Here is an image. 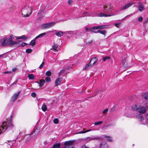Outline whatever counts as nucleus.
<instances>
[{
  "label": "nucleus",
  "mask_w": 148,
  "mask_h": 148,
  "mask_svg": "<svg viewBox=\"0 0 148 148\" xmlns=\"http://www.w3.org/2000/svg\"><path fill=\"white\" fill-rule=\"evenodd\" d=\"M13 127V125L11 122L7 124L5 121H3L0 125V134L5 132L7 129L8 130L12 129Z\"/></svg>",
  "instance_id": "1"
},
{
  "label": "nucleus",
  "mask_w": 148,
  "mask_h": 148,
  "mask_svg": "<svg viewBox=\"0 0 148 148\" xmlns=\"http://www.w3.org/2000/svg\"><path fill=\"white\" fill-rule=\"evenodd\" d=\"M22 14L23 17H28L32 13L31 9L30 8L25 5L22 10Z\"/></svg>",
  "instance_id": "2"
},
{
  "label": "nucleus",
  "mask_w": 148,
  "mask_h": 148,
  "mask_svg": "<svg viewBox=\"0 0 148 148\" xmlns=\"http://www.w3.org/2000/svg\"><path fill=\"white\" fill-rule=\"evenodd\" d=\"M106 25H101L95 26L93 27H90L89 29V30L90 32H92L95 33H98V30L99 29H102L106 28Z\"/></svg>",
  "instance_id": "3"
},
{
  "label": "nucleus",
  "mask_w": 148,
  "mask_h": 148,
  "mask_svg": "<svg viewBox=\"0 0 148 148\" xmlns=\"http://www.w3.org/2000/svg\"><path fill=\"white\" fill-rule=\"evenodd\" d=\"M75 142L74 140L66 141L64 144L65 147L63 148H75L74 146L72 145Z\"/></svg>",
  "instance_id": "4"
},
{
  "label": "nucleus",
  "mask_w": 148,
  "mask_h": 148,
  "mask_svg": "<svg viewBox=\"0 0 148 148\" xmlns=\"http://www.w3.org/2000/svg\"><path fill=\"white\" fill-rule=\"evenodd\" d=\"M0 42L2 47L9 46V43L8 42V38L7 37H5L1 39L0 40Z\"/></svg>",
  "instance_id": "5"
},
{
  "label": "nucleus",
  "mask_w": 148,
  "mask_h": 148,
  "mask_svg": "<svg viewBox=\"0 0 148 148\" xmlns=\"http://www.w3.org/2000/svg\"><path fill=\"white\" fill-rule=\"evenodd\" d=\"M55 22H51L42 24L41 26V28L44 29L48 28L53 26L55 24Z\"/></svg>",
  "instance_id": "6"
},
{
  "label": "nucleus",
  "mask_w": 148,
  "mask_h": 148,
  "mask_svg": "<svg viewBox=\"0 0 148 148\" xmlns=\"http://www.w3.org/2000/svg\"><path fill=\"white\" fill-rule=\"evenodd\" d=\"M136 117L140 121V124H144L145 123L143 121L145 120L144 118L141 114H138L137 115Z\"/></svg>",
  "instance_id": "7"
},
{
  "label": "nucleus",
  "mask_w": 148,
  "mask_h": 148,
  "mask_svg": "<svg viewBox=\"0 0 148 148\" xmlns=\"http://www.w3.org/2000/svg\"><path fill=\"white\" fill-rule=\"evenodd\" d=\"M21 91H18V92L14 94V95L12 97V101L14 102L18 98V96L19 95Z\"/></svg>",
  "instance_id": "8"
},
{
  "label": "nucleus",
  "mask_w": 148,
  "mask_h": 148,
  "mask_svg": "<svg viewBox=\"0 0 148 148\" xmlns=\"http://www.w3.org/2000/svg\"><path fill=\"white\" fill-rule=\"evenodd\" d=\"M35 82L36 83H38L40 87H41L43 86L45 83V81L44 79H42L40 80L39 82Z\"/></svg>",
  "instance_id": "9"
},
{
  "label": "nucleus",
  "mask_w": 148,
  "mask_h": 148,
  "mask_svg": "<svg viewBox=\"0 0 148 148\" xmlns=\"http://www.w3.org/2000/svg\"><path fill=\"white\" fill-rule=\"evenodd\" d=\"M133 4V3H129L121 7L122 10H125L131 6Z\"/></svg>",
  "instance_id": "10"
},
{
  "label": "nucleus",
  "mask_w": 148,
  "mask_h": 148,
  "mask_svg": "<svg viewBox=\"0 0 148 148\" xmlns=\"http://www.w3.org/2000/svg\"><path fill=\"white\" fill-rule=\"evenodd\" d=\"M144 8V7L142 2H140L138 6V9L139 10L140 12H142Z\"/></svg>",
  "instance_id": "11"
},
{
  "label": "nucleus",
  "mask_w": 148,
  "mask_h": 148,
  "mask_svg": "<svg viewBox=\"0 0 148 148\" xmlns=\"http://www.w3.org/2000/svg\"><path fill=\"white\" fill-rule=\"evenodd\" d=\"M62 80V77H60L57 78L55 82V85L57 86L60 85Z\"/></svg>",
  "instance_id": "12"
},
{
  "label": "nucleus",
  "mask_w": 148,
  "mask_h": 148,
  "mask_svg": "<svg viewBox=\"0 0 148 148\" xmlns=\"http://www.w3.org/2000/svg\"><path fill=\"white\" fill-rule=\"evenodd\" d=\"M98 61V59L96 57L92 58L90 60V62H92L93 64H95Z\"/></svg>",
  "instance_id": "13"
},
{
  "label": "nucleus",
  "mask_w": 148,
  "mask_h": 148,
  "mask_svg": "<svg viewBox=\"0 0 148 148\" xmlns=\"http://www.w3.org/2000/svg\"><path fill=\"white\" fill-rule=\"evenodd\" d=\"M146 109L144 107H141L138 110L139 112L140 113L144 114L146 111Z\"/></svg>",
  "instance_id": "14"
},
{
  "label": "nucleus",
  "mask_w": 148,
  "mask_h": 148,
  "mask_svg": "<svg viewBox=\"0 0 148 148\" xmlns=\"http://www.w3.org/2000/svg\"><path fill=\"white\" fill-rule=\"evenodd\" d=\"M100 147V148H109L108 145L105 143H101Z\"/></svg>",
  "instance_id": "15"
},
{
  "label": "nucleus",
  "mask_w": 148,
  "mask_h": 148,
  "mask_svg": "<svg viewBox=\"0 0 148 148\" xmlns=\"http://www.w3.org/2000/svg\"><path fill=\"white\" fill-rule=\"evenodd\" d=\"M8 42L9 43V46L10 47H12V42H13L12 39L9 36V38L8 40Z\"/></svg>",
  "instance_id": "16"
},
{
  "label": "nucleus",
  "mask_w": 148,
  "mask_h": 148,
  "mask_svg": "<svg viewBox=\"0 0 148 148\" xmlns=\"http://www.w3.org/2000/svg\"><path fill=\"white\" fill-rule=\"evenodd\" d=\"M142 98L146 99H148V92H143L142 95Z\"/></svg>",
  "instance_id": "17"
},
{
  "label": "nucleus",
  "mask_w": 148,
  "mask_h": 148,
  "mask_svg": "<svg viewBox=\"0 0 148 148\" xmlns=\"http://www.w3.org/2000/svg\"><path fill=\"white\" fill-rule=\"evenodd\" d=\"M58 45L57 44H54L52 47V48H51V49L54 51H58L57 48L58 47Z\"/></svg>",
  "instance_id": "18"
},
{
  "label": "nucleus",
  "mask_w": 148,
  "mask_h": 148,
  "mask_svg": "<svg viewBox=\"0 0 148 148\" xmlns=\"http://www.w3.org/2000/svg\"><path fill=\"white\" fill-rule=\"evenodd\" d=\"M104 11L105 12H108V13H109L110 12H111L112 11V10L110 8V7H108L106 5L104 7Z\"/></svg>",
  "instance_id": "19"
},
{
  "label": "nucleus",
  "mask_w": 148,
  "mask_h": 148,
  "mask_svg": "<svg viewBox=\"0 0 148 148\" xmlns=\"http://www.w3.org/2000/svg\"><path fill=\"white\" fill-rule=\"evenodd\" d=\"M114 15L113 14H106L103 13H100L99 15V16L100 17H108L110 16Z\"/></svg>",
  "instance_id": "20"
},
{
  "label": "nucleus",
  "mask_w": 148,
  "mask_h": 148,
  "mask_svg": "<svg viewBox=\"0 0 148 148\" xmlns=\"http://www.w3.org/2000/svg\"><path fill=\"white\" fill-rule=\"evenodd\" d=\"M37 38H36V37L34 39L31 41L30 42V43L29 44V45H32V46H33L34 45H35L36 43V40Z\"/></svg>",
  "instance_id": "21"
},
{
  "label": "nucleus",
  "mask_w": 148,
  "mask_h": 148,
  "mask_svg": "<svg viewBox=\"0 0 148 148\" xmlns=\"http://www.w3.org/2000/svg\"><path fill=\"white\" fill-rule=\"evenodd\" d=\"M60 143L54 144L52 148H60Z\"/></svg>",
  "instance_id": "22"
},
{
  "label": "nucleus",
  "mask_w": 148,
  "mask_h": 148,
  "mask_svg": "<svg viewBox=\"0 0 148 148\" xmlns=\"http://www.w3.org/2000/svg\"><path fill=\"white\" fill-rule=\"evenodd\" d=\"M98 33H100L101 34H103L104 36L106 35L107 33V32L106 31L102 30H98Z\"/></svg>",
  "instance_id": "23"
},
{
  "label": "nucleus",
  "mask_w": 148,
  "mask_h": 148,
  "mask_svg": "<svg viewBox=\"0 0 148 148\" xmlns=\"http://www.w3.org/2000/svg\"><path fill=\"white\" fill-rule=\"evenodd\" d=\"M103 138H108L107 139V140L108 141H110V142H112V140L111 139V137L110 136H107V135H103Z\"/></svg>",
  "instance_id": "24"
},
{
  "label": "nucleus",
  "mask_w": 148,
  "mask_h": 148,
  "mask_svg": "<svg viewBox=\"0 0 148 148\" xmlns=\"http://www.w3.org/2000/svg\"><path fill=\"white\" fill-rule=\"evenodd\" d=\"M69 68H70V67H69L67 68V69L68 70L69 69ZM66 69V68H65L62 69L59 73V76H60V75L63 73H64L65 70Z\"/></svg>",
  "instance_id": "25"
},
{
  "label": "nucleus",
  "mask_w": 148,
  "mask_h": 148,
  "mask_svg": "<svg viewBox=\"0 0 148 148\" xmlns=\"http://www.w3.org/2000/svg\"><path fill=\"white\" fill-rule=\"evenodd\" d=\"M63 32L61 31H60L58 32H56L55 35L58 37H60L63 35Z\"/></svg>",
  "instance_id": "26"
},
{
  "label": "nucleus",
  "mask_w": 148,
  "mask_h": 148,
  "mask_svg": "<svg viewBox=\"0 0 148 148\" xmlns=\"http://www.w3.org/2000/svg\"><path fill=\"white\" fill-rule=\"evenodd\" d=\"M93 140H96L100 141H102L103 140V137H94L93 136Z\"/></svg>",
  "instance_id": "27"
},
{
  "label": "nucleus",
  "mask_w": 148,
  "mask_h": 148,
  "mask_svg": "<svg viewBox=\"0 0 148 148\" xmlns=\"http://www.w3.org/2000/svg\"><path fill=\"white\" fill-rule=\"evenodd\" d=\"M42 110L44 112L46 111L47 109V106L45 104H43L41 108Z\"/></svg>",
  "instance_id": "28"
},
{
  "label": "nucleus",
  "mask_w": 148,
  "mask_h": 148,
  "mask_svg": "<svg viewBox=\"0 0 148 148\" xmlns=\"http://www.w3.org/2000/svg\"><path fill=\"white\" fill-rule=\"evenodd\" d=\"M46 5H44L43 7L41 8V9L39 11L38 14H41V13L43 12L44 10L46 8Z\"/></svg>",
  "instance_id": "29"
},
{
  "label": "nucleus",
  "mask_w": 148,
  "mask_h": 148,
  "mask_svg": "<svg viewBox=\"0 0 148 148\" xmlns=\"http://www.w3.org/2000/svg\"><path fill=\"white\" fill-rule=\"evenodd\" d=\"M138 106L136 105H133L132 106V109L133 110H136L138 109Z\"/></svg>",
  "instance_id": "30"
},
{
  "label": "nucleus",
  "mask_w": 148,
  "mask_h": 148,
  "mask_svg": "<svg viewBox=\"0 0 148 148\" xmlns=\"http://www.w3.org/2000/svg\"><path fill=\"white\" fill-rule=\"evenodd\" d=\"M46 33L45 32L43 33L42 34H40L39 35H38L36 37V38H40L42 37L43 36H45V35H46Z\"/></svg>",
  "instance_id": "31"
},
{
  "label": "nucleus",
  "mask_w": 148,
  "mask_h": 148,
  "mask_svg": "<svg viewBox=\"0 0 148 148\" xmlns=\"http://www.w3.org/2000/svg\"><path fill=\"white\" fill-rule=\"evenodd\" d=\"M28 77L30 79H33L34 78V76L33 74H29L28 75Z\"/></svg>",
  "instance_id": "32"
},
{
  "label": "nucleus",
  "mask_w": 148,
  "mask_h": 148,
  "mask_svg": "<svg viewBox=\"0 0 148 148\" xmlns=\"http://www.w3.org/2000/svg\"><path fill=\"white\" fill-rule=\"evenodd\" d=\"M90 67H91L89 66V64H86L85 67H84L83 70H87Z\"/></svg>",
  "instance_id": "33"
},
{
  "label": "nucleus",
  "mask_w": 148,
  "mask_h": 148,
  "mask_svg": "<svg viewBox=\"0 0 148 148\" xmlns=\"http://www.w3.org/2000/svg\"><path fill=\"white\" fill-rule=\"evenodd\" d=\"M22 41L20 40H17L16 41H13V42H12V47L13 46V45H14L16 44H17L19 43L20 42H21Z\"/></svg>",
  "instance_id": "34"
},
{
  "label": "nucleus",
  "mask_w": 148,
  "mask_h": 148,
  "mask_svg": "<svg viewBox=\"0 0 148 148\" xmlns=\"http://www.w3.org/2000/svg\"><path fill=\"white\" fill-rule=\"evenodd\" d=\"M110 57L109 56H106L104 58H103L102 59H103V61H105L106 60L109 59L110 58Z\"/></svg>",
  "instance_id": "35"
},
{
  "label": "nucleus",
  "mask_w": 148,
  "mask_h": 148,
  "mask_svg": "<svg viewBox=\"0 0 148 148\" xmlns=\"http://www.w3.org/2000/svg\"><path fill=\"white\" fill-rule=\"evenodd\" d=\"M51 72L49 71H48L46 72L45 73L46 75L47 76H50L51 75Z\"/></svg>",
  "instance_id": "36"
},
{
  "label": "nucleus",
  "mask_w": 148,
  "mask_h": 148,
  "mask_svg": "<svg viewBox=\"0 0 148 148\" xmlns=\"http://www.w3.org/2000/svg\"><path fill=\"white\" fill-rule=\"evenodd\" d=\"M32 51V49H27L26 50V52L27 53H31Z\"/></svg>",
  "instance_id": "37"
},
{
  "label": "nucleus",
  "mask_w": 148,
  "mask_h": 148,
  "mask_svg": "<svg viewBox=\"0 0 148 148\" xmlns=\"http://www.w3.org/2000/svg\"><path fill=\"white\" fill-rule=\"evenodd\" d=\"M86 140L88 141H90V140H93V136H92L91 137H87L86 139Z\"/></svg>",
  "instance_id": "38"
},
{
  "label": "nucleus",
  "mask_w": 148,
  "mask_h": 148,
  "mask_svg": "<svg viewBox=\"0 0 148 148\" xmlns=\"http://www.w3.org/2000/svg\"><path fill=\"white\" fill-rule=\"evenodd\" d=\"M126 58H124L123 59V61L122 62V65L123 66H125V64L126 62Z\"/></svg>",
  "instance_id": "39"
},
{
  "label": "nucleus",
  "mask_w": 148,
  "mask_h": 148,
  "mask_svg": "<svg viewBox=\"0 0 148 148\" xmlns=\"http://www.w3.org/2000/svg\"><path fill=\"white\" fill-rule=\"evenodd\" d=\"M45 80L47 82H49L51 81V79L50 77H46Z\"/></svg>",
  "instance_id": "40"
},
{
  "label": "nucleus",
  "mask_w": 148,
  "mask_h": 148,
  "mask_svg": "<svg viewBox=\"0 0 148 148\" xmlns=\"http://www.w3.org/2000/svg\"><path fill=\"white\" fill-rule=\"evenodd\" d=\"M21 39H22L23 40H26L27 38V37L25 36L24 35L21 36Z\"/></svg>",
  "instance_id": "41"
},
{
  "label": "nucleus",
  "mask_w": 148,
  "mask_h": 148,
  "mask_svg": "<svg viewBox=\"0 0 148 148\" xmlns=\"http://www.w3.org/2000/svg\"><path fill=\"white\" fill-rule=\"evenodd\" d=\"M53 123L55 124H58V120L57 118H55L53 120Z\"/></svg>",
  "instance_id": "42"
},
{
  "label": "nucleus",
  "mask_w": 148,
  "mask_h": 148,
  "mask_svg": "<svg viewBox=\"0 0 148 148\" xmlns=\"http://www.w3.org/2000/svg\"><path fill=\"white\" fill-rule=\"evenodd\" d=\"M102 123L103 121H99L97 122H96L95 123V125H99Z\"/></svg>",
  "instance_id": "43"
},
{
  "label": "nucleus",
  "mask_w": 148,
  "mask_h": 148,
  "mask_svg": "<svg viewBox=\"0 0 148 148\" xmlns=\"http://www.w3.org/2000/svg\"><path fill=\"white\" fill-rule=\"evenodd\" d=\"M25 45H27V44L25 42H22V43L19 45V46L23 47H24Z\"/></svg>",
  "instance_id": "44"
},
{
  "label": "nucleus",
  "mask_w": 148,
  "mask_h": 148,
  "mask_svg": "<svg viewBox=\"0 0 148 148\" xmlns=\"http://www.w3.org/2000/svg\"><path fill=\"white\" fill-rule=\"evenodd\" d=\"M45 64V62H43L40 65L39 67V68L40 69H41L43 66V65Z\"/></svg>",
  "instance_id": "45"
},
{
  "label": "nucleus",
  "mask_w": 148,
  "mask_h": 148,
  "mask_svg": "<svg viewBox=\"0 0 148 148\" xmlns=\"http://www.w3.org/2000/svg\"><path fill=\"white\" fill-rule=\"evenodd\" d=\"M116 109V107L115 106H113L110 110V112H113Z\"/></svg>",
  "instance_id": "46"
},
{
  "label": "nucleus",
  "mask_w": 148,
  "mask_h": 148,
  "mask_svg": "<svg viewBox=\"0 0 148 148\" xmlns=\"http://www.w3.org/2000/svg\"><path fill=\"white\" fill-rule=\"evenodd\" d=\"M108 109L106 108V109L105 110H104L102 112L103 114H105L106 113L108 112Z\"/></svg>",
  "instance_id": "47"
},
{
  "label": "nucleus",
  "mask_w": 148,
  "mask_h": 148,
  "mask_svg": "<svg viewBox=\"0 0 148 148\" xmlns=\"http://www.w3.org/2000/svg\"><path fill=\"white\" fill-rule=\"evenodd\" d=\"M31 96L33 97H35L36 96V93L34 92H32L31 94Z\"/></svg>",
  "instance_id": "48"
},
{
  "label": "nucleus",
  "mask_w": 148,
  "mask_h": 148,
  "mask_svg": "<svg viewBox=\"0 0 148 148\" xmlns=\"http://www.w3.org/2000/svg\"><path fill=\"white\" fill-rule=\"evenodd\" d=\"M120 23H115L114 24L115 26L116 27H119L120 26Z\"/></svg>",
  "instance_id": "49"
},
{
  "label": "nucleus",
  "mask_w": 148,
  "mask_h": 148,
  "mask_svg": "<svg viewBox=\"0 0 148 148\" xmlns=\"http://www.w3.org/2000/svg\"><path fill=\"white\" fill-rule=\"evenodd\" d=\"M3 74L5 73V74H11L12 73V72L10 71H6L5 72H4L3 73H2Z\"/></svg>",
  "instance_id": "50"
},
{
  "label": "nucleus",
  "mask_w": 148,
  "mask_h": 148,
  "mask_svg": "<svg viewBox=\"0 0 148 148\" xmlns=\"http://www.w3.org/2000/svg\"><path fill=\"white\" fill-rule=\"evenodd\" d=\"M143 17L142 16L139 17L138 18V21L139 22H141L143 20Z\"/></svg>",
  "instance_id": "51"
},
{
  "label": "nucleus",
  "mask_w": 148,
  "mask_h": 148,
  "mask_svg": "<svg viewBox=\"0 0 148 148\" xmlns=\"http://www.w3.org/2000/svg\"><path fill=\"white\" fill-rule=\"evenodd\" d=\"M6 53L0 55V58L1 57H5V58L6 57H7V56L6 55H5Z\"/></svg>",
  "instance_id": "52"
},
{
  "label": "nucleus",
  "mask_w": 148,
  "mask_h": 148,
  "mask_svg": "<svg viewBox=\"0 0 148 148\" xmlns=\"http://www.w3.org/2000/svg\"><path fill=\"white\" fill-rule=\"evenodd\" d=\"M16 36H15L12 34H11L10 35V37L12 38V39L13 40L15 38V37H16Z\"/></svg>",
  "instance_id": "53"
},
{
  "label": "nucleus",
  "mask_w": 148,
  "mask_h": 148,
  "mask_svg": "<svg viewBox=\"0 0 148 148\" xmlns=\"http://www.w3.org/2000/svg\"><path fill=\"white\" fill-rule=\"evenodd\" d=\"M88 64H89V66H90V67H92L94 65L93 64H92V62H90H90Z\"/></svg>",
  "instance_id": "54"
},
{
  "label": "nucleus",
  "mask_w": 148,
  "mask_h": 148,
  "mask_svg": "<svg viewBox=\"0 0 148 148\" xmlns=\"http://www.w3.org/2000/svg\"><path fill=\"white\" fill-rule=\"evenodd\" d=\"M18 81L17 80H16V81H15L14 83H12V84H11L10 85V86H12V85H14V84H16L17 82Z\"/></svg>",
  "instance_id": "55"
},
{
  "label": "nucleus",
  "mask_w": 148,
  "mask_h": 148,
  "mask_svg": "<svg viewBox=\"0 0 148 148\" xmlns=\"http://www.w3.org/2000/svg\"><path fill=\"white\" fill-rule=\"evenodd\" d=\"M31 138V137L29 136V137H28L25 140V141L26 142H27L28 141H29Z\"/></svg>",
  "instance_id": "56"
},
{
  "label": "nucleus",
  "mask_w": 148,
  "mask_h": 148,
  "mask_svg": "<svg viewBox=\"0 0 148 148\" xmlns=\"http://www.w3.org/2000/svg\"><path fill=\"white\" fill-rule=\"evenodd\" d=\"M73 2V1L71 0H69L68 1V3L69 4L71 5V3Z\"/></svg>",
  "instance_id": "57"
},
{
  "label": "nucleus",
  "mask_w": 148,
  "mask_h": 148,
  "mask_svg": "<svg viewBox=\"0 0 148 148\" xmlns=\"http://www.w3.org/2000/svg\"><path fill=\"white\" fill-rule=\"evenodd\" d=\"M81 148H90L87 147L85 145H83Z\"/></svg>",
  "instance_id": "58"
},
{
  "label": "nucleus",
  "mask_w": 148,
  "mask_h": 148,
  "mask_svg": "<svg viewBox=\"0 0 148 148\" xmlns=\"http://www.w3.org/2000/svg\"><path fill=\"white\" fill-rule=\"evenodd\" d=\"M84 92V90H82L81 91H78L77 92H78V93H83Z\"/></svg>",
  "instance_id": "59"
},
{
  "label": "nucleus",
  "mask_w": 148,
  "mask_h": 148,
  "mask_svg": "<svg viewBox=\"0 0 148 148\" xmlns=\"http://www.w3.org/2000/svg\"><path fill=\"white\" fill-rule=\"evenodd\" d=\"M145 106L146 108L148 109V101H147L146 103Z\"/></svg>",
  "instance_id": "60"
},
{
  "label": "nucleus",
  "mask_w": 148,
  "mask_h": 148,
  "mask_svg": "<svg viewBox=\"0 0 148 148\" xmlns=\"http://www.w3.org/2000/svg\"><path fill=\"white\" fill-rule=\"evenodd\" d=\"M85 133V131H81L80 132H79V134H83V133Z\"/></svg>",
  "instance_id": "61"
},
{
  "label": "nucleus",
  "mask_w": 148,
  "mask_h": 148,
  "mask_svg": "<svg viewBox=\"0 0 148 148\" xmlns=\"http://www.w3.org/2000/svg\"><path fill=\"white\" fill-rule=\"evenodd\" d=\"M91 130H92L91 129H89V130L85 131V133L88 132H90V131H91Z\"/></svg>",
  "instance_id": "62"
},
{
  "label": "nucleus",
  "mask_w": 148,
  "mask_h": 148,
  "mask_svg": "<svg viewBox=\"0 0 148 148\" xmlns=\"http://www.w3.org/2000/svg\"><path fill=\"white\" fill-rule=\"evenodd\" d=\"M16 68H14V69H12V71L13 72H15V71H16Z\"/></svg>",
  "instance_id": "63"
},
{
  "label": "nucleus",
  "mask_w": 148,
  "mask_h": 148,
  "mask_svg": "<svg viewBox=\"0 0 148 148\" xmlns=\"http://www.w3.org/2000/svg\"><path fill=\"white\" fill-rule=\"evenodd\" d=\"M146 117L147 119L148 120V113L147 114Z\"/></svg>",
  "instance_id": "64"
}]
</instances>
